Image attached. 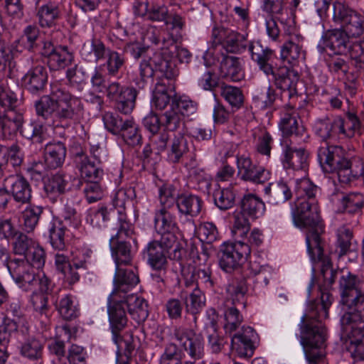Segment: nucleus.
<instances>
[{
  "instance_id": "nucleus-1",
  "label": "nucleus",
  "mask_w": 364,
  "mask_h": 364,
  "mask_svg": "<svg viewBox=\"0 0 364 364\" xmlns=\"http://www.w3.org/2000/svg\"><path fill=\"white\" fill-rule=\"evenodd\" d=\"M315 262H321V272L323 284L320 287L321 302L313 301L309 304L300 325V342L309 364H318L324 355L323 348L325 347L326 333L321 320L328 317V309L333 299L328 289L335 282L338 275V272L332 268L328 257L323 256L321 259Z\"/></svg>"
},
{
  "instance_id": "nucleus-2",
  "label": "nucleus",
  "mask_w": 364,
  "mask_h": 364,
  "mask_svg": "<svg viewBox=\"0 0 364 364\" xmlns=\"http://www.w3.org/2000/svg\"><path fill=\"white\" fill-rule=\"evenodd\" d=\"M318 191V188L309 179L301 180L297 186L295 207L291 210L294 225L306 230L307 250L312 261L320 260L325 256L321 238L324 225L316 200Z\"/></svg>"
},
{
  "instance_id": "nucleus-3",
  "label": "nucleus",
  "mask_w": 364,
  "mask_h": 364,
  "mask_svg": "<svg viewBox=\"0 0 364 364\" xmlns=\"http://www.w3.org/2000/svg\"><path fill=\"white\" fill-rule=\"evenodd\" d=\"M36 114L46 120H52L58 127L68 128L80 120L83 114L81 99L69 92L51 85L49 95L43 96L35 103Z\"/></svg>"
},
{
  "instance_id": "nucleus-4",
  "label": "nucleus",
  "mask_w": 364,
  "mask_h": 364,
  "mask_svg": "<svg viewBox=\"0 0 364 364\" xmlns=\"http://www.w3.org/2000/svg\"><path fill=\"white\" fill-rule=\"evenodd\" d=\"M10 275L23 291H32L31 301L34 310L41 315H46L48 297L43 293L48 294L51 291V280L45 274H36L26 260L14 262L10 265Z\"/></svg>"
},
{
  "instance_id": "nucleus-5",
  "label": "nucleus",
  "mask_w": 364,
  "mask_h": 364,
  "mask_svg": "<svg viewBox=\"0 0 364 364\" xmlns=\"http://www.w3.org/2000/svg\"><path fill=\"white\" fill-rule=\"evenodd\" d=\"M137 322L144 321L149 316L147 301L136 294L121 295L112 291L108 297L107 312L112 339L118 342V332L122 331L127 323V311Z\"/></svg>"
},
{
  "instance_id": "nucleus-6",
  "label": "nucleus",
  "mask_w": 364,
  "mask_h": 364,
  "mask_svg": "<svg viewBox=\"0 0 364 364\" xmlns=\"http://www.w3.org/2000/svg\"><path fill=\"white\" fill-rule=\"evenodd\" d=\"M318 159L326 172H336L342 186H349L364 175V163L360 158H349L340 146H321Z\"/></svg>"
},
{
  "instance_id": "nucleus-7",
  "label": "nucleus",
  "mask_w": 364,
  "mask_h": 364,
  "mask_svg": "<svg viewBox=\"0 0 364 364\" xmlns=\"http://www.w3.org/2000/svg\"><path fill=\"white\" fill-rule=\"evenodd\" d=\"M249 51L252 60L257 63L259 70L266 75L272 76V82L277 88L288 92L291 97L296 90L299 80L298 72L287 66L276 67L277 55L274 50L264 46L259 41L249 43Z\"/></svg>"
},
{
  "instance_id": "nucleus-8",
  "label": "nucleus",
  "mask_w": 364,
  "mask_h": 364,
  "mask_svg": "<svg viewBox=\"0 0 364 364\" xmlns=\"http://www.w3.org/2000/svg\"><path fill=\"white\" fill-rule=\"evenodd\" d=\"M248 279L250 276L238 275L227 287L228 296L225 301L224 312V328L226 333H231L235 331L243 321L240 309L246 308Z\"/></svg>"
},
{
  "instance_id": "nucleus-9",
  "label": "nucleus",
  "mask_w": 364,
  "mask_h": 364,
  "mask_svg": "<svg viewBox=\"0 0 364 364\" xmlns=\"http://www.w3.org/2000/svg\"><path fill=\"white\" fill-rule=\"evenodd\" d=\"M118 213L117 223L114 228L117 232L109 240V247L116 266L129 264L132 259V246L126 240L133 233L132 225L127 220V215L122 210Z\"/></svg>"
},
{
  "instance_id": "nucleus-10",
  "label": "nucleus",
  "mask_w": 364,
  "mask_h": 364,
  "mask_svg": "<svg viewBox=\"0 0 364 364\" xmlns=\"http://www.w3.org/2000/svg\"><path fill=\"white\" fill-rule=\"evenodd\" d=\"M250 254V248L245 241L225 244L218 252L219 265L226 272L237 269Z\"/></svg>"
},
{
  "instance_id": "nucleus-11",
  "label": "nucleus",
  "mask_w": 364,
  "mask_h": 364,
  "mask_svg": "<svg viewBox=\"0 0 364 364\" xmlns=\"http://www.w3.org/2000/svg\"><path fill=\"white\" fill-rule=\"evenodd\" d=\"M105 91L107 98L116 102V107L119 112L129 114L133 111L138 95L134 87L123 86L114 81L107 86Z\"/></svg>"
},
{
  "instance_id": "nucleus-12",
  "label": "nucleus",
  "mask_w": 364,
  "mask_h": 364,
  "mask_svg": "<svg viewBox=\"0 0 364 364\" xmlns=\"http://www.w3.org/2000/svg\"><path fill=\"white\" fill-rule=\"evenodd\" d=\"M340 274L338 289L341 303L344 305L353 304L355 299L364 293V281L358 275L350 272L334 269Z\"/></svg>"
},
{
  "instance_id": "nucleus-13",
  "label": "nucleus",
  "mask_w": 364,
  "mask_h": 364,
  "mask_svg": "<svg viewBox=\"0 0 364 364\" xmlns=\"http://www.w3.org/2000/svg\"><path fill=\"white\" fill-rule=\"evenodd\" d=\"M358 299L353 302V304L346 305L350 309H353V311L344 314L341 318V324L346 334L352 336L361 334L364 337V324L357 323L358 321L364 323V293Z\"/></svg>"
},
{
  "instance_id": "nucleus-14",
  "label": "nucleus",
  "mask_w": 364,
  "mask_h": 364,
  "mask_svg": "<svg viewBox=\"0 0 364 364\" xmlns=\"http://www.w3.org/2000/svg\"><path fill=\"white\" fill-rule=\"evenodd\" d=\"M174 336L181 348L194 360L201 358L203 350V339L194 330L178 326L174 329Z\"/></svg>"
},
{
  "instance_id": "nucleus-15",
  "label": "nucleus",
  "mask_w": 364,
  "mask_h": 364,
  "mask_svg": "<svg viewBox=\"0 0 364 364\" xmlns=\"http://www.w3.org/2000/svg\"><path fill=\"white\" fill-rule=\"evenodd\" d=\"M134 194V190H132V188L119 189L115 193L114 197L113 198V205L114 206V208L110 210H109L107 207L104 206L99 208L95 213V217L97 218L91 219L92 224L98 226V220H102L103 221H105L109 220L110 218H114L116 220L117 223V218L119 216L118 212H120V210H122L126 215L124 212L125 205L127 203H129L131 201V199Z\"/></svg>"
},
{
  "instance_id": "nucleus-16",
  "label": "nucleus",
  "mask_w": 364,
  "mask_h": 364,
  "mask_svg": "<svg viewBox=\"0 0 364 364\" xmlns=\"http://www.w3.org/2000/svg\"><path fill=\"white\" fill-rule=\"evenodd\" d=\"M350 38V36L341 28L328 30L322 36L323 46L319 44L318 48L321 53H323L326 47L336 55L346 54L353 43Z\"/></svg>"
},
{
  "instance_id": "nucleus-17",
  "label": "nucleus",
  "mask_w": 364,
  "mask_h": 364,
  "mask_svg": "<svg viewBox=\"0 0 364 364\" xmlns=\"http://www.w3.org/2000/svg\"><path fill=\"white\" fill-rule=\"evenodd\" d=\"M176 92L175 86L170 80L162 79L158 82L153 91L151 106L158 110H163L170 106L175 107Z\"/></svg>"
},
{
  "instance_id": "nucleus-18",
  "label": "nucleus",
  "mask_w": 364,
  "mask_h": 364,
  "mask_svg": "<svg viewBox=\"0 0 364 364\" xmlns=\"http://www.w3.org/2000/svg\"><path fill=\"white\" fill-rule=\"evenodd\" d=\"M237 164L238 173L243 181L259 184L267 182L270 178V172L262 166L253 164L249 157H238Z\"/></svg>"
},
{
  "instance_id": "nucleus-19",
  "label": "nucleus",
  "mask_w": 364,
  "mask_h": 364,
  "mask_svg": "<svg viewBox=\"0 0 364 364\" xmlns=\"http://www.w3.org/2000/svg\"><path fill=\"white\" fill-rule=\"evenodd\" d=\"M284 159L282 160L285 168H292L296 171L306 170L308 166V156L304 149H294L289 139L284 137L280 140Z\"/></svg>"
},
{
  "instance_id": "nucleus-20",
  "label": "nucleus",
  "mask_w": 364,
  "mask_h": 364,
  "mask_svg": "<svg viewBox=\"0 0 364 364\" xmlns=\"http://www.w3.org/2000/svg\"><path fill=\"white\" fill-rule=\"evenodd\" d=\"M257 334L250 326L243 327L242 331L235 334L231 339V348L240 357L250 358L255 348L254 340Z\"/></svg>"
},
{
  "instance_id": "nucleus-21",
  "label": "nucleus",
  "mask_w": 364,
  "mask_h": 364,
  "mask_svg": "<svg viewBox=\"0 0 364 364\" xmlns=\"http://www.w3.org/2000/svg\"><path fill=\"white\" fill-rule=\"evenodd\" d=\"M4 186L8 188L14 200L21 204L31 202L32 190L28 181L21 175L10 176L5 179Z\"/></svg>"
},
{
  "instance_id": "nucleus-22",
  "label": "nucleus",
  "mask_w": 364,
  "mask_h": 364,
  "mask_svg": "<svg viewBox=\"0 0 364 364\" xmlns=\"http://www.w3.org/2000/svg\"><path fill=\"white\" fill-rule=\"evenodd\" d=\"M213 36L219 43H223L228 52L237 53L245 50L247 44V35L241 34L233 31L225 29H214Z\"/></svg>"
},
{
  "instance_id": "nucleus-23",
  "label": "nucleus",
  "mask_w": 364,
  "mask_h": 364,
  "mask_svg": "<svg viewBox=\"0 0 364 364\" xmlns=\"http://www.w3.org/2000/svg\"><path fill=\"white\" fill-rule=\"evenodd\" d=\"M316 134L323 140L336 139L342 135L343 131V119L341 117L330 118L325 117L318 119L314 124Z\"/></svg>"
},
{
  "instance_id": "nucleus-24",
  "label": "nucleus",
  "mask_w": 364,
  "mask_h": 364,
  "mask_svg": "<svg viewBox=\"0 0 364 364\" xmlns=\"http://www.w3.org/2000/svg\"><path fill=\"white\" fill-rule=\"evenodd\" d=\"M169 255L158 244L157 240L149 242L143 251L144 258L146 259L150 267L155 271L167 269L168 265L167 257Z\"/></svg>"
},
{
  "instance_id": "nucleus-25",
  "label": "nucleus",
  "mask_w": 364,
  "mask_h": 364,
  "mask_svg": "<svg viewBox=\"0 0 364 364\" xmlns=\"http://www.w3.org/2000/svg\"><path fill=\"white\" fill-rule=\"evenodd\" d=\"M82 180L85 181H100L104 175L102 168L85 154H77L75 159Z\"/></svg>"
},
{
  "instance_id": "nucleus-26",
  "label": "nucleus",
  "mask_w": 364,
  "mask_h": 364,
  "mask_svg": "<svg viewBox=\"0 0 364 364\" xmlns=\"http://www.w3.org/2000/svg\"><path fill=\"white\" fill-rule=\"evenodd\" d=\"M203 202L193 194L181 193L176 197V208L181 215L187 217H197L201 212Z\"/></svg>"
},
{
  "instance_id": "nucleus-27",
  "label": "nucleus",
  "mask_w": 364,
  "mask_h": 364,
  "mask_svg": "<svg viewBox=\"0 0 364 364\" xmlns=\"http://www.w3.org/2000/svg\"><path fill=\"white\" fill-rule=\"evenodd\" d=\"M303 39L300 35L291 36L282 47L281 58L292 65H296L304 54L301 44Z\"/></svg>"
},
{
  "instance_id": "nucleus-28",
  "label": "nucleus",
  "mask_w": 364,
  "mask_h": 364,
  "mask_svg": "<svg viewBox=\"0 0 364 364\" xmlns=\"http://www.w3.org/2000/svg\"><path fill=\"white\" fill-rule=\"evenodd\" d=\"M220 73L222 77L233 82H238L244 77L240 58L223 55L220 63Z\"/></svg>"
},
{
  "instance_id": "nucleus-29",
  "label": "nucleus",
  "mask_w": 364,
  "mask_h": 364,
  "mask_svg": "<svg viewBox=\"0 0 364 364\" xmlns=\"http://www.w3.org/2000/svg\"><path fill=\"white\" fill-rule=\"evenodd\" d=\"M6 65L0 67L2 77H0V106L5 109H15L19 104V96L17 92L18 87H11L7 81L4 80Z\"/></svg>"
},
{
  "instance_id": "nucleus-30",
  "label": "nucleus",
  "mask_w": 364,
  "mask_h": 364,
  "mask_svg": "<svg viewBox=\"0 0 364 364\" xmlns=\"http://www.w3.org/2000/svg\"><path fill=\"white\" fill-rule=\"evenodd\" d=\"M22 162L21 148L17 144H14L8 148L0 144V179L4 176L9 163L16 168L20 166Z\"/></svg>"
},
{
  "instance_id": "nucleus-31",
  "label": "nucleus",
  "mask_w": 364,
  "mask_h": 364,
  "mask_svg": "<svg viewBox=\"0 0 364 364\" xmlns=\"http://www.w3.org/2000/svg\"><path fill=\"white\" fill-rule=\"evenodd\" d=\"M27 89L32 93L42 91L48 81L46 68L43 65H36L31 69L23 77Z\"/></svg>"
},
{
  "instance_id": "nucleus-32",
  "label": "nucleus",
  "mask_w": 364,
  "mask_h": 364,
  "mask_svg": "<svg viewBox=\"0 0 364 364\" xmlns=\"http://www.w3.org/2000/svg\"><path fill=\"white\" fill-rule=\"evenodd\" d=\"M60 16L61 11L58 5L51 1L41 6L36 14L38 22L42 28L55 26Z\"/></svg>"
},
{
  "instance_id": "nucleus-33",
  "label": "nucleus",
  "mask_w": 364,
  "mask_h": 364,
  "mask_svg": "<svg viewBox=\"0 0 364 364\" xmlns=\"http://www.w3.org/2000/svg\"><path fill=\"white\" fill-rule=\"evenodd\" d=\"M116 273L114 279L115 288L113 291H117L121 295H125L129 288L134 287L139 279L132 269L120 268L116 266Z\"/></svg>"
},
{
  "instance_id": "nucleus-34",
  "label": "nucleus",
  "mask_w": 364,
  "mask_h": 364,
  "mask_svg": "<svg viewBox=\"0 0 364 364\" xmlns=\"http://www.w3.org/2000/svg\"><path fill=\"white\" fill-rule=\"evenodd\" d=\"M188 150L187 139L183 134L178 133L170 140L167 148V159L173 164L180 163L184 156L187 154Z\"/></svg>"
},
{
  "instance_id": "nucleus-35",
  "label": "nucleus",
  "mask_w": 364,
  "mask_h": 364,
  "mask_svg": "<svg viewBox=\"0 0 364 364\" xmlns=\"http://www.w3.org/2000/svg\"><path fill=\"white\" fill-rule=\"evenodd\" d=\"M66 156V147L62 142L48 144L44 151V160L49 169H55L63 164Z\"/></svg>"
},
{
  "instance_id": "nucleus-36",
  "label": "nucleus",
  "mask_w": 364,
  "mask_h": 364,
  "mask_svg": "<svg viewBox=\"0 0 364 364\" xmlns=\"http://www.w3.org/2000/svg\"><path fill=\"white\" fill-rule=\"evenodd\" d=\"M178 230L165 231V232H159L161 235V239L158 244L163 247L164 250L169 253V250L173 248V252L168 255V257L175 260H180L183 254V247L181 242L178 241L176 232Z\"/></svg>"
},
{
  "instance_id": "nucleus-37",
  "label": "nucleus",
  "mask_w": 364,
  "mask_h": 364,
  "mask_svg": "<svg viewBox=\"0 0 364 364\" xmlns=\"http://www.w3.org/2000/svg\"><path fill=\"white\" fill-rule=\"evenodd\" d=\"M240 208L250 219L255 220L263 215L265 205L259 197L249 193L243 196L240 202Z\"/></svg>"
},
{
  "instance_id": "nucleus-38",
  "label": "nucleus",
  "mask_w": 364,
  "mask_h": 364,
  "mask_svg": "<svg viewBox=\"0 0 364 364\" xmlns=\"http://www.w3.org/2000/svg\"><path fill=\"white\" fill-rule=\"evenodd\" d=\"M67 181L63 175L55 173L44 181L43 190L45 195L53 203L65 192Z\"/></svg>"
},
{
  "instance_id": "nucleus-39",
  "label": "nucleus",
  "mask_w": 364,
  "mask_h": 364,
  "mask_svg": "<svg viewBox=\"0 0 364 364\" xmlns=\"http://www.w3.org/2000/svg\"><path fill=\"white\" fill-rule=\"evenodd\" d=\"M74 55L67 46H58L55 52L47 60V64L51 70H60L71 65Z\"/></svg>"
},
{
  "instance_id": "nucleus-40",
  "label": "nucleus",
  "mask_w": 364,
  "mask_h": 364,
  "mask_svg": "<svg viewBox=\"0 0 364 364\" xmlns=\"http://www.w3.org/2000/svg\"><path fill=\"white\" fill-rule=\"evenodd\" d=\"M149 60L152 64L155 72H160L166 77L165 80H171L178 75V70L176 68V64L166 58L163 53H155Z\"/></svg>"
},
{
  "instance_id": "nucleus-41",
  "label": "nucleus",
  "mask_w": 364,
  "mask_h": 364,
  "mask_svg": "<svg viewBox=\"0 0 364 364\" xmlns=\"http://www.w3.org/2000/svg\"><path fill=\"white\" fill-rule=\"evenodd\" d=\"M55 306L62 318L67 321L73 320L80 314L77 304L70 294L62 295L58 301H55Z\"/></svg>"
},
{
  "instance_id": "nucleus-42",
  "label": "nucleus",
  "mask_w": 364,
  "mask_h": 364,
  "mask_svg": "<svg viewBox=\"0 0 364 364\" xmlns=\"http://www.w3.org/2000/svg\"><path fill=\"white\" fill-rule=\"evenodd\" d=\"M22 136L35 143H41L46 133V127L38 119L26 122L20 129Z\"/></svg>"
},
{
  "instance_id": "nucleus-43",
  "label": "nucleus",
  "mask_w": 364,
  "mask_h": 364,
  "mask_svg": "<svg viewBox=\"0 0 364 364\" xmlns=\"http://www.w3.org/2000/svg\"><path fill=\"white\" fill-rule=\"evenodd\" d=\"M154 228L158 233L165 232V231L178 230L176 217L169 211V208H161L156 211Z\"/></svg>"
},
{
  "instance_id": "nucleus-44",
  "label": "nucleus",
  "mask_w": 364,
  "mask_h": 364,
  "mask_svg": "<svg viewBox=\"0 0 364 364\" xmlns=\"http://www.w3.org/2000/svg\"><path fill=\"white\" fill-rule=\"evenodd\" d=\"M18 41L29 52L40 50L41 37L39 29L36 26H27Z\"/></svg>"
},
{
  "instance_id": "nucleus-45",
  "label": "nucleus",
  "mask_w": 364,
  "mask_h": 364,
  "mask_svg": "<svg viewBox=\"0 0 364 364\" xmlns=\"http://www.w3.org/2000/svg\"><path fill=\"white\" fill-rule=\"evenodd\" d=\"M187 313L194 316L196 322V314H199L205 304V297L198 288H194L188 296L182 298Z\"/></svg>"
},
{
  "instance_id": "nucleus-46",
  "label": "nucleus",
  "mask_w": 364,
  "mask_h": 364,
  "mask_svg": "<svg viewBox=\"0 0 364 364\" xmlns=\"http://www.w3.org/2000/svg\"><path fill=\"white\" fill-rule=\"evenodd\" d=\"M3 113V134H11L21 129L23 126V115L15 109H6Z\"/></svg>"
},
{
  "instance_id": "nucleus-47",
  "label": "nucleus",
  "mask_w": 364,
  "mask_h": 364,
  "mask_svg": "<svg viewBox=\"0 0 364 364\" xmlns=\"http://www.w3.org/2000/svg\"><path fill=\"white\" fill-rule=\"evenodd\" d=\"M67 228L60 220H55L49 228V239L52 247L58 250H63L66 247Z\"/></svg>"
},
{
  "instance_id": "nucleus-48",
  "label": "nucleus",
  "mask_w": 364,
  "mask_h": 364,
  "mask_svg": "<svg viewBox=\"0 0 364 364\" xmlns=\"http://www.w3.org/2000/svg\"><path fill=\"white\" fill-rule=\"evenodd\" d=\"M118 134H120L129 146H135L141 143L142 137L139 126L133 119H124V124Z\"/></svg>"
},
{
  "instance_id": "nucleus-49",
  "label": "nucleus",
  "mask_w": 364,
  "mask_h": 364,
  "mask_svg": "<svg viewBox=\"0 0 364 364\" xmlns=\"http://www.w3.org/2000/svg\"><path fill=\"white\" fill-rule=\"evenodd\" d=\"M264 192L265 195L268 196L273 200H277L285 202L292 197L290 188L283 181L269 183L268 186L264 188Z\"/></svg>"
},
{
  "instance_id": "nucleus-50",
  "label": "nucleus",
  "mask_w": 364,
  "mask_h": 364,
  "mask_svg": "<svg viewBox=\"0 0 364 364\" xmlns=\"http://www.w3.org/2000/svg\"><path fill=\"white\" fill-rule=\"evenodd\" d=\"M80 53L85 60L97 62L105 58L106 53L105 46L100 39L92 38L90 45H83Z\"/></svg>"
},
{
  "instance_id": "nucleus-51",
  "label": "nucleus",
  "mask_w": 364,
  "mask_h": 364,
  "mask_svg": "<svg viewBox=\"0 0 364 364\" xmlns=\"http://www.w3.org/2000/svg\"><path fill=\"white\" fill-rule=\"evenodd\" d=\"M43 345L37 338L28 336L21 346V354L31 360H38L42 357Z\"/></svg>"
},
{
  "instance_id": "nucleus-52",
  "label": "nucleus",
  "mask_w": 364,
  "mask_h": 364,
  "mask_svg": "<svg viewBox=\"0 0 364 364\" xmlns=\"http://www.w3.org/2000/svg\"><path fill=\"white\" fill-rule=\"evenodd\" d=\"M218 92L232 107L239 109L243 105L244 95L239 87L223 83L218 87Z\"/></svg>"
},
{
  "instance_id": "nucleus-53",
  "label": "nucleus",
  "mask_w": 364,
  "mask_h": 364,
  "mask_svg": "<svg viewBox=\"0 0 364 364\" xmlns=\"http://www.w3.org/2000/svg\"><path fill=\"white\" fill-rule=\"evenodd\" d=\"M43 209L41 206L27 207L22 215V229L27 233L32 232L36 228Z\"/></svg>"
},
{
  "instance_id": "nucleus-54",
  "label": "nucleus",
  "mask_w": 364,
  "mask_h": 364,
  "mask_svg": "<svg viewBox=\"0 0 364 364\" xmlns=\"http://www.w3.org/2000/svg\"><path fill=\"white\" fill-rule=\"evenodd\" d=\"M215 205L222 210L232 208L235 203V194L230 188H215L213 193Z\"/></svg>"
},
{
  "instance_id": "nucleus-55",
  "label": "nucleus",
  "mask_w": 364,
  "mask_h": 364,
  "mask_svg": "<svg viewBox=\"0 0 364 364\" xmlns=\"http://www.w3.org/2000/svg\"><path fill=\"white\" fill-rule=\"evenodd\" d=\"M12 239V252L16 255L26 257L28 252L35 246L33 240L21 231H18Z\"/></svg>"
},
{
  "instance_id": "nucleus-56",
  "label": "nucleus",
  "mask_w": 364,
  "mask_h": 364,
  "mask_svg": "<svg viewBox=\"0 0 364 364\" xmlns=\"http://www.w3.org/2000/svg\"><path fill=\"white\" fill-rule=\"evenodd\" d=\"M341 27L350 37H358L364 32V16L355 11Z\"/></svg>"
},
{
  "instance_id": "nucleus-57",
  "label": "nucleus",
  "mask_w": 364,
  "mask_h": 364,
  "mask_svg": "<svg viewBox=\"0 0 364 364\" xmlns=\"http://www.w3.org/2000/svg\"><path fill=\"white\" fill-rule=\"evenodd\" d=\"M77 188H82L85 196L89 203L95 202L102 198L103 191L99 183L100 181H90L82 182L81 179L77 180Z\"/></svg>"
},
{
  "instance_id": "nucleus-58",
  "label": "nucleus",
  "mask_w": 364,
  "mask_h": 364,
  "mask_svg": "<svg viewBox=\"0 0 364 364\" xmlns=\"http://www.w3.org/2000/svg\"><path fill=\"white\" fill-rule=\"evenodd\" d=\"M159 364H194V362L182 360L178 346L171 343L166 346L164 352L161 355Z\"/></svg>"
},
{
  "instance_id": "nucleus-59",
  "label": "nucleus",
  "mask_w": 364,
  "mask_h": 364,
  "mask_svg": "<svg viewBox=\"0 0 364 364\" xmlns=\"http://www.w3.org/2000/svg\"><path fill=\"white\" fill-rule=\"evenodd\" d=\"M172 184H164L159 188V200L163 208H171L176 204V197L180 196Z\"/></svg>"
},
{
  "instance_id": "nucleus-60",
  "label": "nucleus",
  "mask_w": 364,
  "mask_h": 364,
  "mask_svg": "<svg viewBox=\"0 0 364 364\" xmlns=\"http://www.w3.org/2000/svg\"><path fill=\"white\" fill-rule=\"evenodd\" d=\"M341 204L343 211L348 213H355L363 208L364 196L360 193H351L343 198Z\"/></svg>"
},
{
  "instance_id": "nucleus-61",
  "label": "nucleus",
  "mask_w": 364,
  "mask_h": 364,
  "mask_svg": "<svg viewBox=\"0 0 364 364\" xmlns=\"http://www.w3.org/2000/svg\"><path fill=\"white\" fill-rule=\"evenodd\" d=\"M247 214L240 211L234 215V223L232 232L235 237L243 238L250 230V223Z\"/></svg>"
},
{
  "instance_id": "nucleus-62",
  "label": "nucleus",
  "mask_w": 364,
  "mask_h": 364,
  "mask_svg": "<svg viewBox=\"0 0 364 364\" xmlns=\"http://www.w3.org/2000/svg\"><path fill=\"white\" fill-rule=\"evenodd\" d=\"M277 95L275 90L269 85L265 92H257L253 96V100L256 105L262 109H267L273 106Z\"/></svg>"
},
{
  "instance_id": "nucleus-63",
  "label": "nucleus",
  "mask_w": 364,
  "mask_h": 364,
  "mask_svg": "<svg viewBox=\"0 0 364 364\" xmlns=\"http://www.w3.org/2000/svg\"><path fill=\"white\" fill-rule=\"evenodd\" d=\"M348 53L355 68L360 73L364 74V41L353 42Z\"/></svg>"
},
{
  "instance_id": "nucleus-64",
  "label": "nucleus",
  "mask_w": 364,
  "mask_h": 364,
  "mask_svg": "<svg viewBox=\"0 0 364 364\" xmlns=\"http://www.w3.org/2000/svg\"><path fill=\"white\" fill-rule=\"evenodd\" d=\"M102 120L105 128L112 134H118L124 124L123 119L117 113L107 112L103 114Z\"/></svg>"
}]
</instances>
